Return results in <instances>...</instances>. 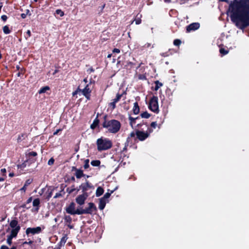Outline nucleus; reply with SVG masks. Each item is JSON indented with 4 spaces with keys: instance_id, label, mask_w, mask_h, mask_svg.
Masks as SVG:
<instances>
[{
    "instance_id": "nucleus-1",
    "label": "nucleus",
    "mask_w": 249,
    "mask_h": 249,
    "mask_svg": "<svg viewBox=\"0 0 249 249\" xmlns=\"http://www.w3.org/2000/svg\"><path fill=\"white\" fill-rule=\"evenodd\" d=\"M103 127L106 128L108 131L111 133H116L121 128V123L116 120L107 121L105 120L103 123Z\"/></svg>"
},
{
    "instance_id": "nucleus-2",
    "label": "nucleus",
    "mask_w": 249,
    "mask_h": 249,
    "mask_svg": "<svg viewBox=\"0 0 249 249\" xmlns=\"http://www.w3.org/2000/svg\"><path fill=\"white\" fill-rule=\"evenodd\" d=\"M239 21L241 23V29L249 26V6L244 8L238 17Z\"/></svg>"
},
{
    "instance_id": "nucleus-3",
    "label": "nucleus",
    "mask_w": 249,
    "mask_h": 249,
    "mask_svg": "<svg viewBox=\"0 0 249 249\" xmlns=\"http://www.w3.org/2000/svg\"><path fill=\"white\" fill-rule=\"evenodd\" d=\"M97 149L99 151L106 150L112 147V142L107 138H101L96 142Z\"/></svg>"
},
{
    "instance_id": "nucleus-4",
    "label": "nucleus",
    "mask_w": 249,
    "mask_h": 249,
    "mask_svg": "<svg viewBox=\"0 0 249 249\" xmlns=\"http://www.w3.org/2000/svg\"><path fill=\"white\" fill-rule=\"evenodd\" d=\"M148 108L155 113H159L158 98L157 96H153L151 98L149 103Z\"/></svg>"
},
{
    "instance_id": "nucleus-5",
    "label": "nucleus",
    "mask_w": 249,
    "mask_h": 249,
    "mask_svg": "<svg viewBox=\"0 0 249 249\" xmlns=\"http://www.w3.org/2000/svg\"><path fill=\"white\" fill-rule=\"evenodd\" d=\"M152 131V130H151L149 129V132H143L139 130H137L136 132V135H137V137L139 139L140 141H143L145 139H146L147 137H148L149 135V133H151Z\"/></svg>"
},
{
    "instance_id": "nucleus-6",
    "label": "nucleus",
    "mask_w": 249,
    "mask_h": 249,
    "mask_svg": "<svg viewBox=\"0 0 249 249\" xmlns=\"http://www.w3.org/2000/svg\"><path fill=\"white\" fill-rule=\"evenodd\" d=\"M227 19H230L231 22L233 23V1H231L229 5L228 10L227 11Z\"/></svg>"
},
{
    "instance_id": "nucleus-7",
    "label": "nucleus",
    "mask_w": 249,
    "mask_h": 249,
    "mask_svg": "<svg viewBox=\"0 0 249 249\" xmlns=\"http://www.w3.org/2000/svg\"><path fill=\"white\" fill-rule=\"evenodd\" d=\"M93 185L87 181L85 183H82L79 186V189L82 190L83 193H87V192L90 189H93Z\"/></svg>"
},
{
    "instance_id": "nucleus-8",
    "label": "nucleus",
    "mask_w": 249,
    "mask_h": 249,
    "mask_svg": "<svg viewBox=\"0 0 249 249\" xmlns=\"http://www.w3.org/2000/svg\"><path fill=\"white\" fill-rule=\"evenodd\" d=\"M88 193H83L82 195H79L76 198V202L80 205H82L84 204L85 200L88 197Z\"/></svg>"
},
{
    "instance_id": "nucleus-9",
    "label": "nucleus",
    "mask_w": 249,
    "mask_h": 249,
    "mask_svg": "<svg viewBox=\"0 0 249 249\" xmlns=\"http://www.w3.org/2000/svg\"><path fill=\"white\" fill-rule=\"evenodd\" d=\"M42 229L40 227L36 228H28L26 230V233L28 235L30 233L32 234H38L41 232Z\"/></svg>"
},
{
    "instance_id": "nucleus-10",
    "label": "nucleus",
    "mask_w": 249,
    "mask_h": 249,
    "mask_svg": "<svg viewBox=\"0 0 249 249\" xmlns=\"http://www.w3.org/2000/svg\"><path fill=\"white\" fill-rule=\"evenodd\" d=\"M10 226L12 229L11 231H16L17 234L19 232L20 227L18 224V222L16 219L12 220L10 223Z\"/></svg>"
},
{
    "instance_id": "nucleus-11",
    "label": "nucleus",
    "mask_w": 249,
    "mask_h": 249,
    "mask_svg": "<svg viewBox=\"0 0 249 249\" xmlns=\"http://www.w3.org/2000/svg\"><path fill=\"white\" fill-rule=\"evenodd\" d=\"M200 27V24L198 22H194L190 24L186 27L187 32H190L192 31H195L198 29Z\"/></svg>"
},
{
    "instance_id": "nucleus-12",
    "label": "nucleus",
    "mask_w": 249,
    "mask_h": 249,
    "mask_svg": "<svg viewBox=\"0 0 249 249\" xmlns=\"http://www.w3.org/2000/svg\"><path fill=\"white\" fill-rule=\"evenodd\" d=\"M89 84H87L84 89H79V91L81 92L83 95L88 99H89L90 93L91 92V90L89 88Z\"/></svg>"
},
{
    "instance_id": "nucleus-13",
    "label": "nucleus",
    "mask_w": 249,
    "mask_h": 249,
    "mask_svg": "<svg viewBox=\"0 0 249 249\" xmlns=\"http://www.w3.org/2000/svg\"><path fill=\"white\" fill-rule=\"evenodd\" d=\"M86 214H91L93 212L97 210V208L93 203H89V207L85 209Z\"/></svg>"
},
{
    "instance_id": "nucleus-14",
    "label": "nucleus",
    "mask_w": 249,
    "mask_h": 249,
    "mask_svg": "<svg viewBox=\"0 0 249 249\" xmlns=\"http://www.w3.org/2000/svg\"><path fill=\"white\" fill-rule=\"evenodd\" d=\"M122 96V94L117 93L116 98H114L112 102L109 104V106L112 108V109H114L116 107V104L119 101Z\"/></svg>"
},
{
    "instance_id": "nucleus-15",
    "label": "nucleus",
    "mask_w": 249,
    "mask_h": 249,
    "mask_svg": "<svg viewBox=\"0 0 249 249\" xmlns=\"http://www.w3.org/2000/svg\"><path fill=\"white\" fill-rule=\"evenodd\" d=\"M66 212L71 214H75V204L71 202L66 209Z\"/></svg>"
},
{
    "instance_id": "nucleus-16",
    "label": "nucleus",
    "mask_w": 249,
    "mask_h": 249,
    "mask_svg": "<svg viewBox=\"0 0 249 249\" xmlns=\"http://www.w3.org/2000/svg\"><path fill=\"white\" fill-rule=\"evenodd\" d=\"M65 225L67 226L70 229H72L74 226L71 225L72 218L70 215H65L64 218Z\"/></svg>"
},
{
    "instance_id": "nucleus-17",
    "label": "nucleus",
    "mask_w": 249,
    "mask_h": 249,
    "mask_svg": "<svg viewBox=\"0 0 249 249\" xmlns=\"http://www.w3.org/2000/svg\"><path fill=\"white\" fill-rule=\"evenodd\" d=\"M72 170L74 171L75 172V176H76L77 178H80L82 177L85 176L82 170L77 169L75 167H73Z\"/></svg>"
},
{
    "instance_id": "nucleus-18",
    "label": "nucleus",
    "mask_w": 249,
    "mask_h": 249,
    "mask_svg": "<svg viewBox=\"0 0 249 249\" xmlns=\"http://www.w3.org/2000/svg\"><path fill=\"white\" fill-rule=\"evenodd\" d=\"M18 234H17L16 231H11V233L7 236V243L9 245L12 244V240L13 238L16 237Z\"/></svg>"
},
{
    "instance_id": "nucleus-19",
    "label": "nucleus",
    "mask_w": 249,
    "mask_h": 249,
    "mask_svg": "<svg viewBox=\"0 0 249 249\" xmlns=\"http://www.w3.org/2000/svg\"><path fill=\"white\" fill-rule=\"evenodd\" d=\"M107 203V200H104V198H101L99 199V208L101 210H103L105 206Z\"/></svg>"
},
{
    "instance_id": "nucleus-20",
    "label": "nucleus",
    "mask_w": 249,
    "mask_h": 249,
    "mask_svg": "<svg viewBox=\"0 0 249 249\" xmlns=\"http://www.w3.org/2000/svg\"><path fill=\"white\" fill-rule=\"evenodd\" d=\"M133 112L134 114H138L140 112V108L137 102H135L134 104Z\"/></svg>"
},
{
    "instance_id": "nucleus-21",
    "label": "nucleus",
    "mask_w": 249,
    "mask_h": 249,
    "mask_svg": "<svg viewBox=\"0 0 249 249\" xmlns=\"http://www.w3.org/2000/svg\"><path fill=\"white\" fill-rule=\"evenodd\" d=\"M104 189L102 187H98L96 191V196L98 197L101 196L104 193Z\"/></svg>"
},
{
    "instance_id": "nucleus-22",
    "label": "nucleus",
    "mask_w": 249,
    "mask_h": 249,
    "mask_svg": "<svg viewBox=\"0 0 249 249\" xmlns=\"http://www.w3.org/2000/svg\"><path fill=\"white\" fill-rule=\"evenodd\" d=\"M40 204V200L39 198H36L34 200L33 202V205L34 207H36V211H37L39 209L38 207Z\"/></svg>"
},
{
    "instance_id": "nucleus-23",
    "label": "nucleus",
    "mask_w": 249,
    "mask_h": 249,
    "mask_svg": "<svg viewBox=\"0 0 249 249\" xmlns=\"http://www.w3.org/2000/svg\"><path fill=\"white\" fill-rule=\"evenodd\" d=\"M117 187H116L113 190L111 191L110 193H108V192L106 193L104 195V196L103 197H102V198H104V200H106V199H107V198H108L110 197L111 194H112L116 190H117Z\"/></svg>"
},
{
    "instance_id": "nucleus-24",
    "label": "nucleus",
    "mask_w": 249,
    "mask_h": 249,
    "mask_svg": "<svg viewBox=\"0 0 249 249\" xmlns=\"http://www.w3.org/2000/svg\"><path fill=\"white\" fill-rule=\"evenodd\" d=\"M139 119V117L136 118H133L131 116L129 117V120L130 121V124L133 127V125L136 124V120Z\"/></svg>"
},
{
    "instance_id": "nucleus-25",
    "label": "nucleus",
    "mask_w": 249,
    "mask_h": 249,
    "mask_svg": "<svg viewBox=\"0 0 249 249\" xmlns=\"http://www.w3.org/2000/svg\"><path fill=\"white\" fill-rule=\"evenodd\" d=\"M99 121L96 119L94 120L93 123L90 125V128L92 129H94L99 124Z\"/></svg>"
},
{
    "instance_id": "nucleus-26",
    "label": "nucleus",
    "mask_w": 249,
    "mask_h": 249,
    "mask_svg": "<svg viewBox=\"0 0 249 249\" xmlns=\"http://www.w3.org/2000/svg\"><path fill=\"white\" fill-rule=\"evenodd\" d=\"M219 52L221 54V56L225 55L228 53L229 51L228 50L225 49L223 48H220L219 49Z\"/></svg>"
},
{
    "instance_id": "nucleus-27",
    "label": "nucleus",
    "mask_w": 249,
    "mask_h": 249,
    "mask_svg": "<svg viewBox=\"0 0 249 249\" xmlns=\"http://www.w3.org/2000/svg\"><path fill=\"white\" fill-rule=\"evenodd\" d=\"M50 89V88L48 86H45L41 88L38 91V93L39 94L43 93L46 92V91Z\"/></svg>"
},
{
    "instance_id": "nucleus-28",
    "label": "nucleus",
    "mask_w": 249,
    "mask_h": 249,
    "mask_svg": "<svg viewBox=\"0 0 249 249\" xmlns=\"http://www.w3.org/2000/svg\"><path fill=\"white\" fill-rule=\"evenodd\" d=\"M86 212H85V209H77L75 211V214H86Z\"/></svg>"
},
{
    "instance_id": "nucleus-29",
    "label": "nucleus",
    "mask_w": 249,
    "mask_h": 249,
    "mask_svg": "<svg viewBox=\"0 0 249 249\" xmlns=\"http://www.w3.org/2000/svg\"><path fill=\"white\" fill-rule=\"evenodd\" d=\"M156 86L155 87V90L156 91L158 90L162 86V84L159 81H156L155 82Z\"/></svg>"
},
{
    "instance_id": "nucleus-30",
    "label": "nucleus",
    "mask_w": 249,
    "mask_h": 249,
    "mask_svg": "<svg viewBox=\"0 0 249 249\" xmlns=\"http://www.w3.org/2000/svg\"><path fill=\"white\" fill-rule=\"evenodd\" d=\"M100 161L99 160H94L91 161V164L93 166H98L100 164Z\"/></svg>"
},
{
    "instance_id": "nucleus-31",
    "label": "nucleus",
    "mask_w": 249,
    "mask_h": 249,
    "mask_svg": "<svg viewBox=\"0 0 249 249\" xmlns=\"http://www.w3.org/2000/svg\"><path fill=\"white\" fill-rule=\"evenodd\" d=\"M67 239H68V238H67L66 235L63 236L61 238V241L60 242V246H64L65 245V243L66 242V241H67Z\"/></svg>"
},
{
    "instance_id": "nucleus-32",
    "label": "nucleus",
    "mask_w": 249,
    "mask_h": 249,
    "mask_svg": "<svg viewBox=\"0 0 249 249\" xmlns=\"http://www.w3.org/2000/svg\"><path fill=\"white\" fill-rule=\"evenodd\" d=\"M3 31L5 34H9L11 33V30L7 25L3 27Z\"/></svg>"
},
{
    "instance_id": "nucleus-33",
    "label": "nucleus",
    "mask_w": 249,
    "mask_h": 249,
    "mask_svg": "<svg viewBox=\"0 0 249 249\" xmlns=\"http://www.w3.org/2000/svg\"><path fill=\"white\" fill-rule=\"evenodd\" d=\"M141 116L142 118H149L150 116V115L147 111H145L142 113L141 114Z\"/></svg>"
},
{
    "instance_id": "nucleus-34",
    "label": "nucleus",
    "mask_w": 249,
    "mask_h": 249,
    "mask_svg": "<svg viewBox=\"0 0 249 249\" xmlns=\"http://www.w3.org/2000/svg\"><path fill=\"white\" fill-rule=\"evenodd\" d=\"M89 159H87V160H85L84 165V169H87L89 167Z\"/></svg>"
},
{
    "instance_id": "nucleus-35",
    "label": "nucleus",
    "mask_w": 249,
    "mask_h": 249,
    "mask_svg": "<svg viewBox=\"0 0 249 249\" xmlns=\"http://www.w3.org/2000/svg\"><path fill=\"white\" fill-rule=\"evenodd\" d=\"M55 13L60 17H63L64 15V12L60 9H57L55 11Z\"/></svg>"
},
{
    "instance_id": "nucleus-36",
    "label": "nucleus",
    "mask_w": 249,
    "mask_h": 249,
    "mask_svg": "<svg viewBox=\"0 0 249 249\" xmlns=\"http://www.w3.org/2000/svg\"><path fill=\"white\" fill-rule=\"evenodd\" d=\"M181 44V41L179 39H176L174 41V45L175 46H179Z\"/></svg>"
},
{
    "instance_id": "nucleus-37",
    "label": "nucleus",
    "mask_w": 249,
    "mask_h": 249,
    "mask_svg": "<svg viewBox=\"0 0 249 249\" xmlns=\"http://www.w3.org/2000/svg\"><path fill=\"white\" fill-rule=\"evenodd\" d=\"M31 31L29 30H28L26 33V35L25 36V38L27 39L29 37L31 36Z\"/></svg>"
},
{
    "instance_id": "nucleus-38",
    "label": "nucleus",
    "mask_w": 249,
    "mask_h": 249,
    "mask_svg": "<svg viewBox=\"0 0 249 249\" xmlns=\"http://www.w3.org/2000/svg\"><path fill=\"white\" fill-rule=\"evenodd\" d=\"M54 159L53 158H52L49 160V161L48 162V164L49 165H52L54 163Z\"/></svg>"
},
{
    "instance_id": "nucleus-39",
    "label": "nucleus",
    "mask_w": 249,
    "mask_h": 249,
    "mask_svg": "<svg viewBox=\"0 0 249 249\" xmlns=\"http://www.w3.org/2000/svg\"><path fill=\"white\" fill-rule=\"evenodd\" d=\"M32 179H27V180L26 181V182H25V183L24 185H25V186H28L29 185H30V184L32 183Z\"/></svg>"
},
{
    "instance_id": "nucleus-40",
    "label": "nucleus",
    "mask_w": 249,
    "mask_h": 249,
    "mask_svg": "<svg viewBox=\"0 0 249 249\" xmlns=\"http://www.w3.org/2000/svg\"><path fill=\"white\" fill-rule=\"evenodd\" d=\"M37 155V153L36 152L32 151L29 153V156L35 157Z\"/></svg>"
},
{
    "instance_id": "nucleus-41",
    "label": "nucleus",
    "mask_w": 249,
    "mask_h": 249,
    "mask_svg": "<svg viewBox=\"0 0 249 249\" xmlns=\"http://www.w3.org/2000/svg\"><path fill=\"white\" fill-rule=\"evenodd\" d=\"M157 124L156 122H153L151 124V126L154 128H155L157 126Z\"/></svg>"
},
{
    "instance_id": "nucleus-42",
    "label": "nucleus",
    "mask_w": 249,
    "mask_h": 249,
    "mask_svg": "<svg viewBox=\"0 0 249 249\" xmlns=\"http://www.w3.org/2000/svg\"><path fill=\"white\" fill-rule=\"evenodd\" d=\"M136 24H139L141 23V19L140 18H138L135 20Z\"/></svg>"
},
{
    "instance_id": "nucleus-43",
    "label": "nucleus",
    "mask_w": 249,
    "mask_h": 249,
    "mask_svg": "<svg viewBox=\"0 0 249 249\" xmlns=\"http://www.w3.org/2000/svg\"><path fill=\"white\" fill-rule=\"evenodd\" d=\"M1 18L2 20H3L4 21H5L7 19V17L6 15H2L1 17Z\"/></svg>"
},
{
    "instance_id": "nucleus-44",
    "label": "nucleus",
    "mask_w": 249,
    "mask_h": 249,
    "mask_svg": "<svg viewBox=\"0 0 249 249\" xmlns=\"http://www.w3.org/2000/svg\"><path fill=\"white\" fill-rule=\"evenodd\" d=\"M120 52V51L119 49L115 48L113 50V53H119Z\"/></svg>"
},
{
    "instance_id": "nucleus-45",
    "label": "nucleus",
    "mask_w": 249,
    "mask_h": 249,
    "mask_svg": "<svg viewBox=\"0 0 249 249\" xmlns=\"http://www.w3.org/2000/svg\"><path fill=\"white\" fill-rule=\"evenodd\" d=\"M0 172L2 174V175L4 176L6 172V170L5 168H3L1 169Z\"/></svg>"
},
{
    "instance_id": "nucleus-46",
    "label": "nucleus",
    "mask_w": 249,
    "mask_h": 249,
    "mask_svg": "<svg viewBox=\"0 0 249 249\" xmlns=\"http://www.w3.org/2000/svg\"><path fill=\"white\" fill-rule=\"evenodd\" d=\"M25 166H26L25 164V163H23V164H22L21 165H18V168H21H21H24L25 167Z\"/></svg>"
},
{
    "instance_id": "nucleus-47",
    "label": "nucleus",
    "mask_w": 249,
    "mask_h": 249,
    "mask_svg": "<svg viewBox=\"0 0 249 249\" xmlns=\"http://www.w3.org/2000/svg\"><path fill=\"white\" fill-rule=\"evenodd\" d=\"M79 89H80L79 88H78L76 90H75V91H74L73 93H72V95L74 96H75V95L77 94L78 93V92L79 91Z\"/></svg>"
},
{
    "instance_id": "nucleus-48",
    "label": "nucleus",
    "mask_w": 249,
    "mask_h": 249,
    "mask_svg": "<svg viewBox=\"0 0 249 249\" xmlns=\"http://www.w3.org/2000/svg\"><path fill=\"white\" fill-rule=\"evenodd\" d=\"M151 46V44L149 43H146L144 46H143L145 48H149Z\"/></svg>"
},
{
    "instance_id": "nucleus-49",
    "label": "nucleus",
    "mask_w": 249,
    "mask_h": 249,
    "mask_svg": "<svg viewBox=\"0 0 249 249\" xmlns=\"http://www.w3.org/2000/svg\"><path fill=\"white\" fill-rule=\"evenodd\" d=\"M32 197H29V198L27 199V201H26V203H27V204H29V203H31V202H32Z\"/></svg>"
},
{
    "instance_id": "nucleus-50",
    "label": "nucleus",
    "mask_w": 249,
    "mask_h": 249,
    "mask_svg": "<svg viewBox=\"0 0 249 249\" xmlns=\"http://www.w3.org/2000/svg\"><path fill=\"white\" fill-rule=\"evenodd\" d=\"M0 249H9L8 247L5 245H2L0 247Z\"/></svg>"
},
{
    "instance_id": "nucleus-51",
    "label": "nucleus",
    "mask_w": 249,
    "mask_h": 249,
    "mask_svg": "<svg viewBox=\"0 0 249 249\" xmlns=\"http://www.w3.org/2000/svg\"><path fill=\"white\" fill-rule=\"evenodd\" d=\"M26 186H25V185L23 186V187H22L20 189L21 191H23L24 192H25L26 190Z\"/></svg>"
},
{
    "instance_id": "nucleus-52",
    "label": "nucleus",
    "mask_w": 249,
    "mask_h": 249,
    "mask_svg": "<svg viewBox=\"0 0 249 249\" xmlns=\"http://www.w3.org/2000/svg\"><path fill=\"white\" fill-rule=\"evenodd\" d=\"M21 17H22V18H26V15L25 14H22L21 15Z\"/></svg>"
},
{
    "instance_id": "nucleus-53",
    "label": "nucleus",
    "mask_w": 249,
    "mask_h": 249,
    "mask_svg": "<svg viewBox=\"0 0 249 249\" xmlns=\"http://www.w3.org/2000/svg\"><path fill=\"white\" fill-rule=\"evenodd\" d=\"M60 196H61L60 194H59V193H57L56 194L55 196H54V198H57L58 197H59Z\"/></svg>"
},
{
    "instance_id": "nucleus-54",
    "label": "nucleus",
    "mask_w": 249,
    "mask_h": 249,
    "mask_svg": "<svg viewBox=\"0 0 249 249\" xmlns=\"http://www.w3.org/2000/svg\"><path fill=\"white\" fill-rule=\"evenodd\" d=\"M59 131H60V129H57L55 132L53 133V135H55L57 134Z\"/></svg>"
},
{
    "instance_id": "nucleus-55",
    "label": "nucleus",
    "mask_w": 249,
    "mask_h": 249,
    "mask_svg": "<svg viewBox=\"0 0 249 249\" xmlns=\"http://www.w3.org/2000/svg\"><path fill=\"white\" fill-rule=\"evenodd\" d=\"M135 134L134 132H132V133H130V137H134V136H135Z\"/></svg>"
},
{
    "instance_id": "nucleus-56",
    "label": "nucleus",
    "mask_w": 249,
    "mask_h": 249,
    "mask_svg": "<svg viewBox=\"0 0 249 249\" xmlns=\"http://www.w3.org/2000/svg\"><path fill=\"white\" fill-rule=\"evenodd\" d=\"M139 78H140V79H142L145 78V76H143V75H140V76H139Z\"/></svg>"
},
{
    "instance_id": "nucleus-57",
    "label": "nucleus",
    "mask_w": 249,
    "mask_h": 249,
    "mask_svg": "<svg viewBox=\"0 0 249 249\" xmlns=\"http://www.w3.org/2000/svg\"><path fill=\"white\" fill-rule=\"evenodd\" d=\"M9 176L11 177H13L14 176V174L13 173H11L9 174Z\"/></svg>"
},
{
    "instance_id": "nucleus-58",
    "label": "nucleus",
    "mask_w": 249,
    "mask_h": 249,
    "mask_svg": "<svg viewBox=\"0 0 249 249\" xmlns=\"http://www.w3.org/2000/svg\"><path fill=\"white\" fill-rule=\"evenodd\" d=\"M88 71H89L90 72L94 71V70L93 68H90L89 70H88Z\"/></svg>"
},
{
    "instance_id": "nucleus-59",
    "label": "nucleus",
    "mask_w": 249,
    "mask_h": 249,
    "mask_svg": "<svg viewBox=\"0 0 249 249\" xmlns=\"http://www.w3.org/2000/svg\"><path fill=\"white\" fill-rule=\"evenodd\" d=\"M165 2L169 3L171 2V0H164Z\"/></svg>"
},
{
    "instance_id": "nucleus-60",
    "label": "nucleus",
    "mask_w": 249,
    "mask_h": 249,
    "mask_svg": "<svg viewBox=\"0 0 249 249\" xmlns=\"http://www.w3.org/2000/svg\"><path fill=\"white\" fill-rule=\"evenodd\" d=\"M4 180V178H0V182L3 181Z\"/></svg>"
},
{
    "instance_id": "nucleus-61",
    "label": "nucleus",
    "mask_w": 249,
    "mask_h": 249,
    "mask_svg": "<svg viewBox=\"0 0 249 249\" xmlns=\"http://www.w3.org/2000/svg\"><path fill=\"white\" fill-rule=\"evenodd\" d=\"M234 22H235V20H236V18H237V17H236V14H235V12H234Z\"/></svg>"
},
{
    "instance_id": "nucleus-62",
    "label": "nucleus",
    "mask_w": 249,
    "mask_h": 249,
    "mask_svg": "<svg viewBox=\"0 0 249 249\" xmlns=\"http://www.w3.org/2000/svg\"><path fill=\"white\" fill-rule=\"evenodd\" d=\"M84 82L85 83H87L88 82V80H87V78H85L84 79Z\"/></svg>"
},
{
    "instance_id": "nucleus-63",
    "label": "nucleus",
    "mask_w": 249,
    "mask_h": 249,
    "mask_svg": "<svg viewBox=\"0 0 249 249\" xmlns=\"http://www.w3.org/2000/svg\"><path fill=\"white\" fill-rule=\"evenodd\" d=\"M32 243V241H30V242H29L28 243L27 242H24V244H31Z\"/></svg>"
},
{
    "instance_id": "nucleus-64",
    "label": "nucleus",
    "mask_w": 249,
    "mask_h": 249,
    "mask_svg": "<svg viewBox=\"0 0 249 249\" xmlns=\"http://www.w3.org/2000/svg\"><path fill=\"white\" fill-rule=\"evenodd\" d=\"M245 0H241V3L243 4L245 3V2L244 1Z\"/></svg>"
}]
</instances>
